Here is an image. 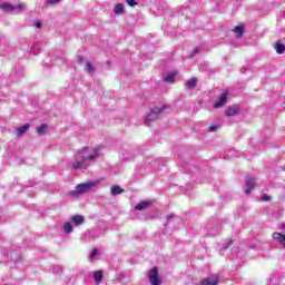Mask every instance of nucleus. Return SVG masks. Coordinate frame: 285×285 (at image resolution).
Returning <instances> with one entry per match:
<instances>
[{
    "mask_svg": "<svg viewBox=\"0 0 285 285\" xmlns=\"http://www.w3.org/2000/svg\"><path fill=\"white\" fill-rule=\"evenodd\" d=\"M86 150H88V147H83L78 151L76 156V161L72 164V168L75 170H86V168L90 166V161H95V159L99 157V153H101V147L95 148L92 154L90 155H86Z\"/></svg>",
    "mask_w": 285,
    "mask_h": 285,
    "instance_id": "1",
    "label": "nucleus"
},
{
    "mask_svg": "<svg viewBox=\"0 0 285 285\" xmlns=\"http://www.w3.org/2000/svg\"><path fill=\"white\" fill-rule=\"evenodd\" d=\"M166 110H170V108L166 107V105L158 104L157 106L153 107L150 112L147 115L145 119V125L150 126L153 121H157V119H161Z\"/></svg>",
    "mask_w": 285,
    "mask_h": 285,
    "instance_id": "2",
    "label": "nucleus"
},
{
    "mask_svg": "<svg viewBox=\"0 0 285 285\" xmlns=\"http://www.w3.org/2000/svg\"><path fill=\"white\" fill-rule=\"evenodd\" d=\"M95 186H97V183L95 181L79 184L76 186L75 190L69 191V195L70 197H79V195H86V193H90Z\"/></svg>",
    "mask_w": 285,
    "mask_h": 285,
    "instance_id": "3",
    "label": "nucleus"
},
{
    "mask_svg": "<svg viewBox=\"0 0 285 285\" xmlns=\"http://www.w3.org/2000/svg\"><path fill=\"white\" fill-rule=\"evenodd\" d=\"M148 281L151 285H161V278L159 277V269L157 267L149 269Z\"/></svg>",
    "mask_w": 285,
    "mask_h": 285,
    "instance_id": "4",
    "label": "nucleus"
},
{
    "mask_svg": "<svg viewBox=\"0 0 285 285\" xmlns=\"http://www.w3.org/2000/svg\"><path fill=\"white\" fill-rule=\"evenodd\" d=\"M226 101H228V91H225L219 96L218 100L214 104V108L226 106Z\"/></svg>",
    "mask_w": 285,
    "mask_h": 285,
    "instance_id": "5",
    "label": "nucleus"
},
{
    "mask_svg": "<svg viewBox=\"0 0 285 285\" xmlns=\"http://www.w3.org/2000/svg\"><path fill=\"white\" fill-rule=\"evenodd\" d=\"M255 188V179L253 178H247L245 181V188L244 193L245 195H250V191Z\"/></svg>",
    "mask_w": 285,
    "mask_h": 285,
    "instance_id": "6",
    "label": "nucleus"
},
{
    "mask_svg": "<svg viewBox=\"0 0 285 285\" xmlns=\"http://www.w3.org/2000/svg\"><path fill=\"white\" fill-rule=\"evenodd\" d=\"M219 284V276L214 275L203 279L202 285H217Z\"/></svg>",
    "mask_w": 285,
    "mask_h": 285,
    "instance_id": "7",
    "label": "nucleus"
},
{
    "mask_svg": "<svg viewBox=\"0 0 285 285\" xmlns=\"http://www.w3.org/2000/svg\"><path fill=\"white\" fill-rule=\"evenodd\" d=\"M153 206V200H142L135 207L136 210H147Z\"/></svg>",
    "mask_w": 285,
    "mask_h": 285,
    "instance_id": "8",
    "label": "nucleus"
},
{
    "mask_svg": "<svg viewBox=\"0 0 285 285\" xmlns=\"http://www.w3.org/2000/svg\"><path fill=\"white\" fill-rule=\"evenodd\" d=\"M239 112V106H232L225 110L227 117H235Z\"/></svg>",
    "mask_w": 285,
    "mask_h": 285,
    "instance_id": "9",
    "label": "nucleus"
},
{
    "mask_svg": "<svg viewBox=\"0 0 285 285\" xmlns=\"http://www.w3.org/2000/svg\"><path fill=\"white\" fill-rule=\"evenodd\" d=\"M71 222L75 224V226H81L86 223V218L82 215H75L71 217Z\"/></svg>",
    "mask_w": 285,
    "mask_h": 285,
    "instance_id": "10",
    "label": "nucleus"
},
{
    "mask_svg": "<svg viewBox=\"0 0 285 285\" xmlns=\"http://www.w3.org/2000/svg\"><path fill=\"white\" fill-rule=\"evenodd\" d=\"M185 88H187V90H195V88H197V78H190L187 80L185 82Z\"/></svg>",
    "mask_w": 285,
    "mask_h": 285,
    "instance_id": "11",
    "label": "nucleus"
},
{
    "mask_svg": "<svg viewBox=\"0 0 285 285\" xmlns=\"http://www.w3.org/2000/svg\"><path fill=\"white\" fill-rule=\"evenodd\" d=\"M30 130V124H26L17 129V136L22 137V135H26Z\"/></svg>",
    "mask_w": 285,
    "mask_h": 285,
    "instance_id": "12",
    "label": "nucleus"
},
{
    "mask_svg": "<svg viewBox=\"0 0 285 285\" xmlns=\"http://www.w3.org/2000/svg\"><path fill=\"white\" fill-rule=\"evenodd\" d=\"M0 8L3 12H14V6L8 2L2 3Z\"/></svg>",
    "mask_w": 285,
    "mask_h": 285,
    "instance_id": "13",
    "label": "nucleus"
},
{
    "mask_svg": "<svg viewBox=\"0 0 285 285\" xmlns=\"http://www.w3.org/2000/svg\"><path fill=\"white\" fill-rule=\"evenodd\" d=\"M49 128L50 127L48 126V124H42L39 127H37V134L40 136L46 135V132H48Z\"/></svg>",
    "mask_w": 285,
    "mask_h": 285,
    "instance_id": "14",
    "label": "nucleus"
},
{
    "mask_svg": "<svg viewBox=\"0 0 285 285\" xmlns=\"http://www.w3.org/2000/svg\"><path fill=\"white\" fill-rule=\"evenodd\" d=\"M102 279H104L102 271H97L94 273V282H96L97 284H101Z\"/></svg>",
    "mask_w": 285,
    "mask_h": 285,
    "instance_id": "15",
    "label": "nucleus"
},
{
    "mask_svg": "<svg viewBox=\"0 0 285 285\" xmlns=\"http://www.w3.org/2000/svg\"><path fill=\"white\" fill-rule=\"evenodd\" d=\"M110 193L112 195V197L117 196V195H121V193H124V189L119 187V185H114L110 189Z\"/></svg>",
    "mask_w": 285,
    "mask_h": 285,
    "instance_id": "16",
    "label": "nucleus"
},
{
    "mask_svg": "<svg viewBox=\"0 0 285 285\" xmlns=\"http://www.w3.org/2000/svg\"><path fill=\"white\" fill-rule=\"evenodd\" d=\"M277 55H284V51H285V46L281 42V41H277L274 46Z\"/></svg>",
    "mask_w": 285,
    "mask_h": 285,
    "instance_id": "17",
    "label": "nucleus"
},
{
    "mask_svg": "<svg viewBox=\"0 0 285 285\" xmlns=\"http://www.w3.org/2000/svg\"><path fill=\"white\" fill-rule=\"evenodd\" d=\"M175 77H177V73H175V72H168V73L164 77V81H167L168 83H173V81H175Z\"/></svg>",
    "mask_w": 285,
    "mask_h": 285,
    "instance_id": "18",
    "label": "nucleus"
},
{
    "mask_svg": "<svg viewBox=\"0 0 285 285\" xmlns=\"http://www.w3.org/2000/svg\"><path fill=\"white\" fill-rule=\"evenodd\" d=\"M234 32H235L237 39L242 38L244 36V26L235 27Z\"/></svg>",
    "mask_w": 285,
    "mask_h": 285,
    "instance_id": "19",
    "label": "nucleus"
},
{
    "mask_svg": "<svg viewBox=\"0 0 285 285\" xmlns=\"http://www.w3.org/2000/svg\"><path fill=\"white\" fill-rule=\"evenodd\" d=\"M114 13L115 14H124V4L122 3H117L114 7Z\"/></svg>",
    "mask_w": 285,
    "mask_h": 285,
    "instance_id": "20",
    "label": "nucleus"
},
{
    "mask_svg": "<svg viewBox=\"0 0 285 285\" xmlns=\"http://www.w3.org/2000/svg\"><path fill=\"white\" fill-rule=\"evenodd\" d=\"M85 70H86L87 72H89V75H95V67L92 66L91 62H87V63H86Z\"/></svg>",
    "mask_w": 285,
    "mask_h": 285,
    "instance_id": "21",
    "label": "nucleus"
},
{
    "mask_svg": "<svg viewBox=\"0 0 285 285\" xmlns=\"http://www.w3.org/2000/svg\"><path fill=\"white\" fill-rule=\"evenodd\" d=\"M63 232L66 233V235H70V233H72V224L66 223L63 225Z\"/></svg>",
    "mask_w": 285,
    "mask_h": 285,
    "instance_id": "22",
    "label": "nucleus"
},
{
    "mask_svg": "<svg viewBox=\"0 0 285 285\" xmlns=\"http://www.w3.org/2000/svg\"><path fill=\"white\" fill-rule=\"evenodd\" d=\"M97 255H99V249L98 248H94L91 254H90V256H89L90 262H92V258L97 257Z\"/></svg>",
    "mask_w": 285,
    "mask_h": 285,
    "instance_id": "23",
    "label": "nucleus"
},
{
    "mask_svg": "<svg viewBox=\"0 0 285 285\" xmlns=\"http://www.w3.org/2000/svg\"><path fill=\"white\" fill-rule=\"evenodd\" d=\"M57 3H61V0H47L46 6H57Z\"/></svg>",
    "mask_w": 285,
    "mask_h": 285,
    "instance_id": "24",
    "label": "nucleus"
},
{
    "mask_svg": "<svg viewBox=\"0 0 285 285\" xmlns=\"http://www.w3.org/2000/svg\"><path fill=\"white\" fill-rule=\"evenodd\" d=\"M14 10H26V3H20V4H17V6H13Z\"/></svg>",
    "mask_w": 285,
    "mask_h": 285,
    "instance_id": "25",
    "label": "nucleus"
},
{
    "mask_svg": "<svg viewBox=\"0 0 285 285\" xmlns=\"http://www.w3.org/2000/svg\"><path fill=\"white\" fill-rule=\"evenodd\" d=\"M217 128H219V126H217V125H212V126H209L208 131H209V132H215V130H217Z\"/></svg>",
    "mask_w": 285,
    "mask_h": 285,
    "instance_id": "26",
    "label": "nucleus"
},
{
    "mask_svg": "<svg viewBox=\"0 0 285 285\" xmlns=\"http://www.w3.org/2000/svg\"><path fill=\"white\" fill-rule=\"evenodd\" d=\"M127 4L134 8V6H137V2L135 0H127Z\"/></svg>",
    "mask_w": 285,
    "mask_h": 285,
    "instance_id": "27",
    "label": "nucleus"
},
{
    "mask_svg": "<svg viewBox=\"0 0 285 285\" xmlns=\"http://www.w3.org/2000/svg\"><path fill=\"white\" fill-rule=\"evenodd\" d=\"M262 200H263V202H271V196L264 194V195L262 196Z\"/></svg>",
    "mask_w": 285,
    "mask_h": 285,
    "instance_id": "28",
    "label": "nucleus"
},
{
    "mask_svg": "<svg viewBox=\"0 0 285 285\" xmlns=\"http://www.w3.org/2000/svg\"><path fill=\"white\" fill-rule=\"evenodd\" d=\"M230 244H233V242H229L228 244H225V245L223 246V249L226 250V249L228 248V246H230Z\"/></svg>",
    "mask_w": 285,
    "mask_h": 285,
    "instance_id": "29",
    "label": "nucleus"
},
{
    "mask_svg": "<svg viewBox=\"0 0 285 285\" xmlns=\"http://www.w3.org/2000/svg\"><path fill=\"white\" fill-rule=\"evenodd\" d=\"M198 52H199V49L196 48V49L193 51L191 57H195Z\"/></svg>",
    "mask_w": 285,
    "mask_h": 285,
    "instance_id": "30",
    "label": "nucleus"
},
{
    "mask_svg": "<svg viewBox=\"0 0 285 285\" xmlns=\"http://www.w3.org/2000/svg\"><path fill=\"white\" fill-rule=\"evenodd\" d=\"M173 217H175V215L170 214L167 216V219H173Z\"/></svg>",
    "mask_w": 285,
    "mask_h": 285,
    "instance_id": "31",
    "label": "nucleus"
},
{
    "mask_svg": "<svg viewBox=\"0 0 285 285\" xmlns=\"http://www.w3.org/2000/svg\"><path fill=\"white\" fill-rule=\"evenodd\" d=\"M35 26H36L37 28H41V22H37Z\"/></svg>",
    "mask_w": 285,
    "mask_h": 285,
    "instance_id": "32",
    "label": "nucleus"
}]
</instances>
